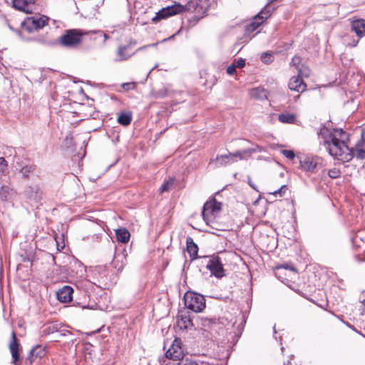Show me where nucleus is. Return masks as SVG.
I'll list each match as a JSON object with an SVG mask.
<instances>
[{"label":"nucleus","mask_w":365,"mask_h":365,"mask_svg":"<svg viewBox=\"0 0 365 365\" xmlns=\"http://www.w3.org/2000/svg\"><path fill=\"white\" fill-rule=\"evenodd\" d=\"M320 143L328 153L339 160L349 162L356 156L358 159L365 158V132L361 133V140L356 143L354 149H351L346 144L347 135L341 129L330 130L322 128L319 132Z\"/></svg>","instance_id":"1"},{"label":"nucleus","mask_w":365,"mask_h":365,"mask_svg":"<svg viewBox=\"0 0 365 365\" xmlns=\"http://www.w3.org/2000/svg\"><path fill=\"white\" fill-rule=\"evenodd\" d=\"M91 33L81 29H68L61 36L59 43L64 47L74 48L79 46Z\"/></svg>","instance_id":"2"},{"label":"nucleus","mask_w":365,"mask_h":365,"mask_svg":"<svg viewBox=\"0 0 365 365\" xmlns=\"http://www.w3.org/2000/svg\"><path fill=\"white\" fill-rule=\"evenodd\" d=\"M220 203L217 202L215 199L205 203L202 215L207 225L214 228L212 224L215 222V218L220 213Z\"/></svg>","instance_id":"3"},{"label":"nucleus","mask_w":365,"mask_h":365,"mask_svg":"<svg viewBox=\"0 0 365 365\" xmlns=\"http://www.w3.org/2000/svg\"><path fill=\"white\" fill-rule=\"evenodd\" d=\"M184 302L185 307L194 312H200L205 308V297L197 293L188 292L185 294Z\"/></svg>","instance_id":"4"},{"label":"nucleus","mask_w":365,"mask_h":365,"mask_svg":"<svg viewBox=\"0 0 365 365\" xmlns=\"http://www.w3.org/2000/svg\"><path fill=\"white\" fill-rule=\"evenodd\" d=\"M185 349L182 340L179 338H175L170 348L167 350L165 356L167 359L172 360V362H179L185 359Z\"/></svg>","instance_id":"5"},{"label":"nucleus","mask_w":365,"mask_h":365,"mask_svg":"<svg viewBox=\"0 0 365 365\" xmlns=\"http://www.w3.org/2000/svg\"><path fill=\"white\" fill-rule=\"evenodd\" d=\"M48 19L45 16L34 15L27 17L22 23L23 28L29 32L42 29Z\"/></svg>","instance_id":"6"},{"label":"nucleus","mask_w":365,"mask_h":365,"mask_svg":"<svg viewBox=\"0 0 365 365\" xmlns=\"http://www.w3.org/2000/svg\"><path fill=\"white\" fill-rule=\"evenodd\" d=\"M273 12V9L272 10L268 5L264 6L259 13H258L252 19V22L247 26V32H253L255 31L259 26H261L263 22L267 19Z\"/></svg>","instance_id":"7"},{"label":"nucleus","mask_w":365,"mask_h":365,"mask_svg":"<svg viewBox=\"0 0 365 365\" xmlns=\"http://www.w3.org/2000/svg\"><path fill=\"white\" fill-rule=\"evenodd\" d=\"M184 10V6L180 4H175L172 6L163 8L158 12L156 13L155 16L152 19V21L157 23L161 19H166L169 16L180 14Z\"/></svg>","instance_id":"8"},{"label":"nucleus","mask_w":365,"mask_h":365,"mask_svg":"<svg viewBox=\"0 0 365 365\" xmlns=\"http://www.w3.org/2000/svg\"><path fill=\"white\" fill-rule=\"evenodd\" d=\"M207 268L217 278H221L225 275L223 265L218 257H213L210 259L207 264Z\"/></svg>","instance_id":"9"},{"label":"nucleus","mask_w":365,"mask_h":365,"mask_svg":"<svg viewBox=\"0 0 365 365\" xmlns=\"http://www.w3.org/2000/svg\"><path fill=\"white\" fill-rule=\"evenodd\" d=\"M9 350L11 354L12 361L11 364L14 365H19V351H20V344L17 341V339L14 331L11 334V339L9 342Z\"/></svg>","instance_id":"10"},{"label":"nucleus","mask_w":365,"mask_h":365,"mask_svg":"<svg viewBox=\"0 0 365 365\" xmlns=\"http://www.w3.org/2000/svg\"><path fill=\"white\" fill-rule=\"evenodd\" d=\"M351 30L356 34L359 38L365 36V19H353L351 21Z\"/></svg>","instance_id":"11"},{"label":"nucleus","mask_w":365,"mask_h":365,"mask_svg":"<svg viewBox=\"0 0 365 365\" xmlns=\"http://www.w3.org/2000/svg\"><path fill=\"white\" fill-rule=\"evenodd\" d=\"M307 85L304 83L300 76V73L297 76H293L289 83V88L290 90L297 92H303L305 91Z\"/></svg>","instance_id":"12"},{"label":"nucleus","mask_w":365,"mask_h":365,"mask_svg":"<svg viewBox=\"0 0 365 365\" xmlns=\"http://www.w3.org/2000/svg\"><path fill=\"white\" fill-rule=\"evenodd\" d=\"M73 289L69 286H64L60 289L57 293V299L63 303H67L72 300Z\"/></svg>","instance_id":"13"},{"label":"nucleus","mask_w":365,"mask_h":365,"mask_svg":"<svg viewBox=\"0 0 365 365\" xmlns=\"http://www.w3.org/2000/svg\"><path fill=\"white\" fill-rule=\"evenodd\" d=\"M31 0H13V6L15 9L25 13H31L33 7Z\"/></svg>","instance_id":"14"},{"label":"nucleus","mask_w":365,"mask_h":365,"mask_svg":"<svg viewBox=\"0 0 365 365\" xmlns=\"http://www.w3.org/2000/svg\"><path fill=\"white\" fill-rule=\"evenodd\" d=\"M300 165L304 170L313 173L315 172L317 162L312 158L306 157L300 160Z\"/></svg>","instance_id":"15"},{"label":"nucleus","mask_w":365,"mask_h":365,"mask_svg":"<svg viewBox=\"0 0 365 365\" xmlns=\"http://www.w3.org/2000/svg\"><path fill=\"white\" fill-rule=\"evenodd\" d=\"M187 243V251L190 255V257L196 258L198 252V247L197 245L193 242L191 237H187L186 240Z\"/></svg>","instance_id":"16"},{"label":"nucleus","mask_w":365,"mask_h":365,"mask_svg":"<svg viewBox=\"0 0 365 365\" xmlns=\"http://www.w3.org/2000/svg\"><path fill=\"white\" fill-rule=\"evenodd\" d=\"M177 324L181 329H188L192 326V322L190 317L184 315L178 317Z\"/></svg>","instance_id":"17"},{"label":"nucleus","mask_w":365,"mask_h":365,"mask_svg":"<svg viewBox=\"0 0 365 365\" xmlns=\"http://www.w3.org/2000/svg\"><path fill=\"white\" fill-rule=\"evenodd\" d=\"M118 241L126 243L130 239V232L125 228H119L115 231Z\"/></svg>","instance_id":"18"},{"label":"nucleus","mask_w":365,"mask_h":365,"mask_svg":"<svg viewBox=\"0 0 365 365\" xmlns=\"http://www.w3.org/2000/svg\"><path fill=\"white\" fill-rule=\"evenodd\" d=\"M36 170V165H26L19 169V173L24 178H29Z\"/></svg>","instance_id":"19"},{"label":"nucleus","mask_w":365,"mask_h":365,"mask_svg":"<svg viewBox=\"0 0 365 365\" xmlns=\"http://www.w3.org/2000/svg\"><path fill=\"white\" fill-rule=\"evenodd\" d=\"M279 120L282 123H294L296 121V116L292 113H281L278 117Z\"/></svg>","instance_id":"20"},{"label":"nucleus","mask_w":365,"mask_h":365,"mask_svg":"<svg viewBox=\"0 0 365 365\" xmlns=\"http://www.w3.org/2000/svg\"><path fill=\"white\" fill-rule=\"evenodd\" d=\"M228 158H230L229 154L217 155L213 162L217 167L224 166L229 164V161H227Z\"/></svg>","instance_id":"21"},{"label":"nucleus","mask_w":365,"mask_h":365,"mask_svg":"<svg viewBox=\"0 0 365 365\" xmlns=\"http://www.w3.org/2000/svg\"><path fill=\"white\" fill-rule=\"evenodd\" d=\"M91 33L89 36L90 39L96 41L98 38L103 37V43H105L107 39L109 38V36L104 34L102 31H91Z\"/></svg>","instance_id":"22"},{"label":"nucleus","mask_w":365,"mask_h":365,"mask_svg":"<svg viewBox=\"0 0 365 365\" xmlns=\"http://www.w3.org/2000/svg\"><path fill=\"white\" fill-rule=\"evenodd\" d=\"M131 115L125 113H120L118 118V121L123 125H128L131 122Z\"/></svg>","instance_id":"23"},{"label":"nucleus","mask_w":365,"mask_h":365,"mask_svg":"<svg viewBox=\"0 0 365 365\" xmlns=\"http://www.w3.org/2000/svg\"><path fill=\"white\" fill-rule=\"evenodd\" d=\"M130 48L129 46H123L118 48V54L119 56V60L123 61L127 60L130 55L125 53V51Z\"/></svg>","instance_id":"24"},{"label":"nucleus","mask_w":365,"mask_h":365,"mask_svg":"<svg viewBox=\"0 0 365 365\" xmlns=\"http://www.w3.org/2000/svg\"><path fill=\"white\" fill-rule=\"evenodd\" d=\"M45 354V349L41 346H36L31 350V355L35 356V357L41 358Z\"/></svg>","instance_id":"25"},{"label":"nucleus","mask_w":365,"mask_h":365,"mask_svg":"<svg viewBox=\"0 0 365 365\" xmlns=\"http://www.w3.org/2000/svg\"><path fill=\"white\" fill-rule=\"evenodd\" d=\"M8 173L7 161L2 157L0 158V175H4Z\"/></svg>","instance_id":"26"},{"label":"nucleus","mask_w":365,"mask_h":365,"mask_svg":"<svg viewBox=\"0 0 365 365\" xmlns=\"http://www.w3.org/2000/svg\"><path fill=\"white\" fill-rule=\"evenodd\" d=\"M173 185V180L170 179L167 182H164L160 188V192H164L168 191Z\"/></svg>","instance_id":"27"},{"label":"nucleus","mask_w":365,"mask_h":365,"mask_svg":"<svg viewBox=\"0 0 365 365\" xmlns=\"http://www.w3.org/2000/svg\"><path fill=\"white\" fill-rule=\"evenodd\" d=\"M253 92L256 93L261 99L267 98V91L263 88H255L253 90Z\"/></svg>","instance_id":"28"},{"label":"nucleus","mask_w":365,"mask_h":365,"mask_svg":"<svg viewBox=\"0 0 365 365\" xmlns=\"http://www.w3.org/2000/svg\"><path fill=\"white\" fill-rule=\"evenodd\" d=\"M177 365H198V363L195 360L186 358L184 360L177 362Z\"/></svg>","instance_id":"29"},{"label":"nucleus","mask_w":365,"mask_h":365,"mask_svg":"<svg viewBox=\"0 0 365 365\" xmlns=\"http://www.w3.org/2000/svg\"><path fill=\"white\" fill-rule=\"evenodd\" d=\"M262 61L265 63H269L273 60V56L271 53H263L261 56Z\"/></svg>","instance_id":"30"},{"label":"nucleus","mask_w":365,"mask_h":365,"mask_svg":"<svg viewBox=\"0 0 365 365\" xmlns=\"http://www.w3.org/2000/svg\"><path fill=\"white\" fill-rule=\"evenodd\" d=\"M328 175L331 178L335 179L340 176L341 172L337 168H333L329 170Z\"/></svg>","instance_id":"31"},{"label":"nucleus","mask_w":365,"mask_h":365,"mask_svg":"<svg viewBox=\"0 0 365 365\" xmlns=\"http://www.w3.org/2000/svg\"><path fill=\"white\" fill-rule=\"evenodd\" d=\"M300 63H301V58L299 57V56H294L292 59V64L296 67V68L297 70H299V73H301V70L299 68V66H300Z\"/></svg>","instance_id":"32"},{"label":"nucleus","mask_w":365,"mask_h":365,"mask_svg":"<svg viewBox=\"0 0 365 365\" xmlns=\"http://www.w3.org/2000/svg\"><path fill=\"white\" fill-rule=\"evenodd\" d=\"M245 153H244V150L243 151H237V152L234 153H229L230 158H235V159L237 158H238L240 160H243L244 159L243 155H245Z\"/></svg>","instance_id":"33"},{"label":"nucleus","mask_w":365,"mask_h":365,"mask_svg":"<svg viewBox=\"0 0 365 365\" xmlns=\"http://www.w3.org/2000/svg\"><path fill=\"white\" fill-rule=\"evenodd\" d=\"M263 150V148L259 145H256L255 148H249V149H247V150H244V153H255V152H261Z\"/></svg>","instance_id":"34"},{"label":"nucleus","mask_w":365,"mask_h":365,"mask_svg":"<svg viewBox=\"0 0 365 365\" xmlns=\"http://www.w3.org/2000/svg\"><path fill=\"white\" fill-rule=\"evenodd\" d=\"M282 154L288 159L292 160L295 157V154L292 150H284Z\"/></svg>","instance_id":"35"},{"label":"nucleus","mask_w":365,"mask_h":365,"mask_svg":"<svg viewBox=\"0 0 365 365\" xmlns=\"http://www.w3.org/2000/svg\"><path fill=\"white\" fill-rule=\"evenodd\" d=\"M233 64L236 66V68H243L245 66V61L243 58H239L235 61Z\"/></svg>","instance_id":"36"},{"label":"nucleus","mask_w":365,"mask_h":365,"mask_svg":"<svg viewBox=\"0 0 365 365\" xmlns=\"http://www.w3.org/2000/svg\"><path fill=\"white\" fill-rule=\"evenodd\" d=\"M35 356L31 355V351L29 352L28 356L25 359V365H31L34 360Z\"/></svg>","instance_id":"37"},{"label":"nucleus","mask_w":365,"mask_h":365,"mask_svg":"<svg viewBox=\"0 0 365 365\" xmlns=\"http://www.w3.org/2000/svg\"><path fill=\"white\" fill-rule=\"evenodd\" d=\"M286 190V185H282L279 190L273 192V195L277 196V195L282 196Z\"/></svg>","instance_id":"38"},{"label":"nucleus","mask_w":365,"mask_h":365,"mask_svg":"<svg viewBox=\"0 0 365 365\" xmlns=\"http://www.w3.org/2000/svg\"><path fill=\"white\" fill-rule=\"evenodd\" d=\"M236 71V66H235L233 63L230 65L227 68V73L229 74V75H232L235 73V72Z\"/></svg>","instance_id":"39"},{"label":"nucleus","mask_w":365,"mask_h":365,"mask_svg":"<svg viewBox=\"0 0 365 365\" xmlns=\"http://www.w3.org/2000/svg\"><path fill=\"white\" fill-rule=\"evenodd\" d=\"M358 43H359V40H356V41L354 40L353 43H349V46L351 47H355L358 44Z\"/></svg>","instance_id":"40"},{"label":"nucleus","mask_w":365,"mask_h":365,"mask_svg":"<svg viewBox=\"0 0 365 365\" xmlns=\"http://www.w3.org/2000/svg\"><path fill=\"white\" fill-rule=\"evenodd\" d=\"M248 183H249V185H250L253 189H255V190H257V188H256L255 185L252 181H251V180H250V179H249V180H248Z\"/></svg>","instance_id":"41"},{"label":"nucleus","mask_w":365,"mask_h":365,"mask_svg":"<svg viewBox=\"0 0 365 365\" xmlns=\"http://www.w3.org/2000/svg\"><path fill=\"white\" fill-rule=\"evenodd\" d=\"M361 314H365V300L362 302Z\"/></svg>","instance_id":"42"},{"label":"nucleus","mask_w":365,"mask_h":365,"mask_svg":"<svg viewBox=\"0 0 365 365\" xmlns=\"http://www.w3.org/2000/svg\"><path fill=\"white\" fill-rule=\"evenodd\" d=\"M227 161H229V164H230V163H232L234 162H236L237 159L232 158H227Z\"/></svg>","instance_id":"43"},{"label":"nucleus","mask_w":365,"mask_h":365,"mask_svg":"<svg viewBox=\"0 0 365 365\" xmlns=\"http://www.w3.org/2000/svg\"><path fill=\"white\" fill-rule=\"evenodd\" d=\"M282 267H284L285 269H290L292 271L295 272V269L294 267H289L288 265H286V266H283Z\"/></svg>","instance_id":"44"},{"label":"nucleus","mask_w":365,"mask_h":365,"mask_svg":"<svg viewBox=\"0 0 365 365\" xmlns=\"http://www.w3.org/2000/svg\"><path fill=\"white\" fill-rule=\"evenodd\" d=\"M165 365H177V363L169 361L166 363Z\"/></svg>","instance_id":"45"},{"label":"nucleus","mask_w":365,"mask_h":365,"mask_svg":"<svg viewBox=\"0 0 365 365\" xmlns=\"http://www.w3.org/2000/svg\"><path fill=\"white\" fill-rule=\"evenodd\" d=\"M131 84L130 83H124L123 85V88H125L126 86H130Z\"/></svg>","instance_id":"46"},{"label":"nucleus","mask_w":365,"mask_h":365,"mask_svg":"<svg viewBox=\"0 0 365 365\" xmlns=\"http://www.w3.org/2000/svg\"><path fill=\"white\" fill-rule=\"evenodd\" d=\"M223 319H224V318H223V317H222V318H220V323H221V324H224V322H222V320H223Z\"/></svg>","instance_id":"47"},{"label":"nucleus","mask_w":365,"mask_h":365,"mask_svg":"<svg viewBox=\"0 0 365 365\" xmlns=\"http://www.w3.org/2000/svg\"><path fill=\"white\" fill-rule=\"evenodd\" d=\"M156 67H158V65H155V66L152 69V71Z\"/></svg>","instance_id":"48"}]
</instances>
